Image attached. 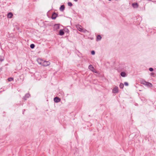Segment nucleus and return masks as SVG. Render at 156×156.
Here are the masks:
<instances>
[{"label":"nucleus","mask_w":156,"mask_h":156,"mask_svg":"<svg viewBox=\"0 0 156 156\" xmlns=\"http://www.w3.org/2000/svg\"><path fill=\"white\" fill-rule=\"evenodd\" d=\"M50 64V63L49 62L44 61L42 66H46L49 65Z\"/></svg>","instance_id":"nucleus-1"},{"label":"nucleus","mask_w":156,"mask_h":156,"mask_svg":"<svg viewBox=\"0 0 156 156\" xmlns=\"http://www.w3.org/2000/svg\"><path fill=\"white\" fill-rule=\"evenodd\" d=\"M88 68L89 69L93 72L96 73H98L97 71L94 69V67L92 65H90Z\"/></svg>","instance_id":"nucleus-2"},{"label":"nucleus","mask_w":156,"mask_h":156,"mask_svg":"<svg viewBox=\"0 0 156 156\" xmlns=\"http://www.w3.org/2000/svg\"><path fill=\"white\" fill-rule=\"evenodd\" d=\"M118 91V87L116 86L112 90V92L113 93H117Z\"/></svg>","instance_id":"nucleus-3"},{"label":"nucleus","mask_w":156,"mask_h":156,"mask_svg":"<svg viewBox=\"0 0 156 156\" xmlns=\"http://www.w3.org/2000/svg\"><path fill=\"white\" fill-rule=\"evenodd\" d=\"M76 27L77 29L80 31H82L83 30L82 27L80 25H77L76 26Z\"/></svg>","instance_id":"nucleus-4"},{"label":"nucleus","mask_w":156,"mask_h":156,"mask_svg":"<svg viewBox=\"0 0 156 156\" xmlns=\"http://www.w3.org/2000/svg\"><path fill=\"white\" fill-rule=\"evenodd\" d=\"M43 61H44L43 60H42L41 59H40V58L38 59L37 60V62L39 64H40V65H43Z\"/></svg>","instance_id":"nucleus-5"},{"label":"nucleus","mask_w":156,"mask_h":156,"mask_svg":"<svg viewBox=\"0 0 156 156\" xmlns=\"http://www.w3.org/2000/svg\"><path fill=\"white\" fill-rule=\"evenodd\" d=\"M60 99L58 97H56L54 98V101L55 102H58L60 101Z\"/></svg>","instance_id":"nucleus-6"},{"label":"nucleus","mask_w":156,"mask_h":156,"mask_svg":"<svg viewBox=\"0 0 156 156\" xmlns=\"http://www.w3.org/2000/svg\"><path fill=\"white\" fill-rule=\"evenodd\" d=\"M13 16V14L12 12H10L7 15V17L8 18H11Z\"/></svg>","instance_id":"nucleus-7"},{"label":"nucleus","mask_w":156,"mask_h":156,"mask_svg":"<svg viewBox=\"0 0 156 156\" xmlns=\"http://www.w3.org/2000/svg\"><path fill=\"white\" fill-rule=\"evenodd\" d=\"M59 28V24H55L54 26V29L56 30H58Z\"/></svg>","instance_id":"nucleus-8"},{"label":"nucleus","mask_w":156,"mask_h":156,"mask_svg":"<svg viewBox=\"0 0 156 156\" xmlns=\"http://www.w3.org/2000/svg\"><path fill=\"white\" fill-rule=\"evenodd\" d=\"M133 7L134 8H137L138 7V5L137 3H133L132 4Z\"/></svg>","instance_id":"nucleus-9"},{"label":"nucleus","mask_w":156,"mask_h":156,"mask_svg":"<svg viewBox=\"0 0 156 156\" xmlns=\"http://www.w3.org/2000/svg\"><path fill=\"white\" fill-rule=\"evenodd\" d=\"M57 14H56L55 13H54L52 14V18L53 19H55L56 17L57 16Z\"/></svg>","instance_id":"nucleus-10"},{"label":"nucleus","mask_w":156,"mask_h":156,"mask_svg":"<svg viewBox=\"0 0 156 156\" xmlns=\"http://www.w3.org/2000/svg\"><path fill=\"white\" fill-rule=\"evenodd\" d=\"M120 75L124 77L126 76V74L125 72H122L120 73Z\"/></svg>","instance_id":"nucleus-11"},{"label":"nucleus","mask_w":156,"mask_h":156,"mask_svg":"<svg viewBox=\"0 0 156 156\" xmlns=\"http://www.w3.org/2000/svg\"><path fill=\"white\" fill-rule=\"evenodd\" d=\"M59 33L60 35L61 36L63 35L64 34V33L62 30H60Z\"/></svg>","instance_id":"nucleus-12"},{"label":"nucleus","mask_w":156,"mask_h":156,"mask_svg":"<svg viewBox=\"0 0 156 156\" xmlns=\"http://www.w3.org/2000/svg\"><path fill=\"white\" fill-rule=\"evenodd\" d=\"M64 5H62L60 8V11H63L64 9Z\"/></svg>","instance_id":"nucleus-13"},{"label":"nucleus","mask_w":156,"mask_h":156,"mask_svg":"<svg viewBox=\"0 0 156 156\" xmlns=\"http://www.w3.org/2000/svg\"><path fill=\"white\" fill-rule=\"evenodd\" d=\"M147 86L149 87H151L152 86V84L149 82H147V83L146 84Z\"/></svg>","instance_id":"nucleus-14"},{"label":"nucleus","mask_w":156,"mask_h":156,"mask_svg":"<svg viewBox=\"0 0 156 156\" xmlns=\"http://www.w3.org/2000/svg\"><path fill=\"white\" fill-rule=\"evenodd\" d=\"M147 82L144 81V80H142L141 81V83L143 84H144V85H146L147 83Z\"/></svg>","instance_id":"nucleus-15"},{"label":"nucleus","mask_w":156,"mask_h":156,"mask_svg":"<svg viewBox=\"0 0 156 156\" xmlns=\"http://www.w3.org/2000/svg\"><path fill=\"white\" fill-rule=\"evenodd\" d=\"M119 87L121 88H123L124 87V84L122 83H121L120 84Z\"/></svg>","instance_id":"nucleus-16"},{"label":"nucleus","mask_w":156,"mask_h":156,"mask_svg":"<svg viewBox=\"0 0 156 156\" xmlns=\"http://www.w3.org/2000/svg\"><path fill=\"white\" fill-rule=\"evenodd\" d=\"M8 80L9 81H11L13 80V78L12 77H10V78H9L8 79Z\"/></svg>","instance_id":"nucleus-17"},{"label":"nucleus","mask_w":156,"mask_h":156,"mask_svg":"<svg viewBox=\"0 0 156 156\" xmlns=\"http://www.w3.org/2000/svg\"><path fill=\"white\" fill-rule=\"evenodd\" d=\"M101 39V37L100 35H98L97 37V39L98 40H100Z\"/></svg>","instance_id":"nucleus-18"},{"label":"nucleus","mask_w":156,"mask_h":156,"mask_svg":"<svg viewBox=\"0 0 156 156\" xmlns=\"http://www.w3.org/2000/svg\"><path fill=\"white\" fill-rule=\"evenodd\" d=\"M34 46H35V45H34V44H32L30 45V47L31 48H34Z\"/></svg>","instance_id":"nucleus-19"},{"label":"nucleus","mask_w":156,"mask_h":156,"mask_svg":"<svg viewBox=\"0 0 156 156\" xmlns=\"http://www.w3.org/2000/svg\"><path fill=\"white\" fill-rule=\"evenodd\" d=\"M30 96V95L29 94H26V95L25 96V97L24 98H25L26 97L28 98V97H29Z\"/></svg>","instance_id":"nucleus-20"},{"label":"nucleus","mask_w":156,"mask_h":156,"mask_svg":"<svg viewBox=\"0 0 156 156\" xmlns=\"http://www.w3.org/2000/svg\"><path fill=\"white\" fill-rule=\"evenodd\" d=\"M3 60V57L2 56H0V61H2Z\"/></svg>","instance_id":"nucleus-21"},{"label":"nucleus","mask_w":156,"mask_h":156,"mask_svg":"<svg viewBox=\"0 0 156 156\" xmlns=\"http://www.w3.org/2000/svg\"><path fill=\"white\" fill-rule=\"evenodd\" d=\"M68 5L69 6H71L73 5H72V4L71 2H69L68 3Z\"/></svg>","instance_id":"nucleus-22"},{"label":"nucleus","mask_w":156,"mask_h":156,"mask_svg":"<svg viewBox=\"0 0 156 156\" xmlns=\"http://www.w3.org/2000/svg\"><path fill=\"white\" fill-rule=\"evenodd\" d=\"M124 84L126 86H128L129 85L128 83L126 82H125L124 83Z\"/></svg>","instance_id":"nucleus-23"},{"label":"nucleus","mask_w":156,"mask_h":156,"mask_svg":"<svg viewBox=\"0 0 156 156\" xmlns=\"http://www.w3.org/2000/svg\"><path fill=\"white\" fill-rule=\"evenodd\" d=\"M91 53L93 55H94V54H95V52H94V51H92L91 52Z\"/></svg>","instance_id":"nucleus-24"},{"label":"nucleus","mask_w":156,"mask_h":156,"mask_svg":"<svg viewBox=\"0 0 156 156\" xmlns=\"http://www.w3.org/2000/svg\"><path fill=\"white\" fill-rule=\"evenodd\" d=\"M149 70L150 71H152L153 70V69L152 68H150Z\"/></svg>","instance_id":"nucleus-25"},{"label":"nucleus","mask_w":156,"mask_h":156,"mask_svg":"<svg viewBox=\"0 0 156 156\" xmlns=\"http://www.w3.org/2000/svg\"><path fill=\"white\" fill-rule=\"evenodd\" d=\"M74 1L75 2H77V0H74Z\"/></svg>","instance_id":"nucleus-26"},{"label":"nucleus","mask_w":156,"mask_h":156,"mask_svg":"<svg viewBox=\"0 0 156 156\" xmlns=\"http://www.w3.org/2000/svg\"><path fill=\"white\" fill-rule=\"evenodd\" d=\"M151 74H152V75H153V74H154V73H151Z\"/></svg>","instance_id":"nucleus-27"}]
</instances>
